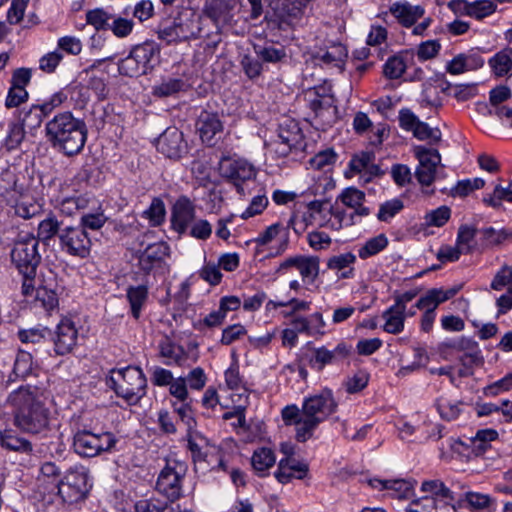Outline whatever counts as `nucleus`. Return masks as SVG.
I'll list each match as a JSON object with an SVG mask.
<instances>
[{
    "instance_id": "1",
    "label": "nucleus",
    "mask_w": 512,
    "mask_h": 512,
    "mask_svg": "<svg viewBox=\"0 0 512 512\" xmlns=\"http://www.w3.org/2000/svg\"><path fill=\"white\" fill-rule=\"evenodd\" d=\"M36 386H21L8 396L14 408V425L24 433L46 437L51 432L50 411Z\"/></svg>"
},
{
    "instance_id": "2",
    "label": "nucleus",
    "mask_w": 512,
    "mask_h": 512,
    "mask_svg": "<svg viewBox=\"0 0 512 512\" xmlns=\"http://www.w3.org/2000/svg\"><path fill=\"white\" fill-rule=\"evenodd\" d=\"M45 132L51 145L67 156L80 153L87 140L86 124L68 111L58 113L49 120Z\"/></svg>"
},
{
    "instance_id": "3",
    "label": "nucleus",
    "mask_w": 512,
    "mask_h": 512,
    "mask_svg": "<svg viewBox=\"0 0 512 512\" xmlns=\"http://www.w3.org/2000/svg\"><path fill=\"white\" fill-rule=\"evenodd\" d=\"M337 402L331 390L324 389L319 394L306 398L302 405V426L297 431V440L306 442L313 436L315 429L336 411Z\"/></svg>"
},
{
    "instance_id": "4",
    "label": "nucleus",
    "mask_w": 512,
    "mask_h": 512,
    "mask_svg": "<svg viewBox=\"0 0 512 512\" xmlns=\"http://www.w3.org/2000/svg\"><path fill=\"white\" fill-rule=\"evenodd\" d=\"M107 385L126 403L135 405L146 395L147 379L141 368L127 366L111 370Z\"/></svg>"
},
{
    "instance_id": "5",
    "label": "nucleus",
    "mask_w": 512,
    "mask_h": 512,
    "mask_svg": "<svg viewBox=\"0 0 512 512\" xmlns=\"http://www.w3.org/2000/svg\"><path fill=\"white\" fill-rule=\"evenodd\" d=\"M201 18L191 11L180 12L171 23H162L157 35L167 44L179 43L197 38L201 33Z\"/></svg>"
},
{
    "instance_id": "6",
    "label": "nucleus",
    "mask_w": 512,
    "mask_h": 512,
    "mask_svg": "<svg viewBox=\"0 0 512 512\" xmlns=\"http://www.w3.org/2000/svg\"><path fill=\"white\" fill-rule=\"evenodd\" d=\"M38 239L33 234H19L10 252L12 264L19 273L33 274L41 261Z\"/></svg>"
},
{
    "instance_id": "7",
    "label": "nucleus",
    "mask_w": 512,
    "mask_h": 512,
    "mask_svg": "<svg viewBox=\"0 0 512 512\" xmlns=\"http://www.w3.org/2000/svg\"><path fill=\"white\" fill-rule=\"evenodd\" d=\"M117 441L116 436L111 432L95 433L88 429H82L73 436V448L82 457H95L103 452L111 451Z\"/></svg>"
},
{
    "instance_id": "8",
    "label": "nucleus",
    "mask_w": 512,
    "mask_h": 512,
    "mask_svg": "<svg viewBox=\"0 0 512 512\" xmlns=\"http://www.w3.org/2000/svg\"><path fill=\"white\" fill-rule=\"evenodd\" d=\"M186 472L187 465L185 462L175 459L168 460L158 475L156 490L170 502L176 501L182 496L183 479Z\"/></svg>"
},
{
    "instance_id": "9",
    "label": "nucleus",
    "mask_w": 512,
    "mask_h": 512,
    "mask_svg": "<svg viewBox=\"0 0 512 512\" xmlns=\"http://www.w3.org/2000/svg\"><path fill=\"white\" fill-rule=\"evenodd\" d=\"M90 488L88 471L75 467L69 469L59 483L58 493L64 502L72 504L84 500Z\"/></svg>"
},
{
    "instance_id": "10",
    "label": "nucleus",
    "mask_w": 512,
    "mask_h": 512,
    "mask_svg": "<svg viewBox=\"0 0 512 512\" xmlns=\"http://www.w3.org/2000/svg\"><path fill=\"white\" fill-rule=\"evenodd\" d=\"M59 246L62 252L70 256L86 258L92 242L82 226H66L59 232Z\"/></svg>"
},
{
    "instance_id": "11",
    "label": "nucleus",
    "mask_w": 512,
    "mask_h": 512,
    "mask_svg": "<svg viewBox=\"0 0 512 512\" xmlns=\"http://www.w3.org/2000/svg\"><path fill=\"white\" fill-rule=\"evenodd\" d=\"M310 0H272L274 22L280 30L294 29L299 25Z\"/></svg>"
},
{
    "instance_id": "12",
    "label": "nucleus",
    "mask_w": 512,
    "mask_h": 512,
    "mask_svg": "<svg viewBox=\"0 0 512 512\" xmlns=\"http://www.w3.org/2000/svg\"><path fill=\"white\" fill-rule=\"evenodd\" d=\"M414 152L419 161L415 176L421 185L430 186L435 180L436 169L441 162V156L438 150L424 146H416Z\"/></svg>"
},
{
    "instance_id": "13",
    "label": "nucleus",
    "mask_w": 512,
    "mask_h": 512,
    "mask_svg": "<svg viewBox=\"0 0 512 512\" xmlns=\"http://www.w3.org/2000/svg\"><path fill=\"white\" fill-rule=\"evenodd\" d=\"M399 126L405 130L412 132L413 136L418 140H432L437 143L441 140V133L438 129L431 128L427 123L421 121L409 108H402L399 111Z\"/></svg>"
},
{
    "instance_id": "14",
    "label": "nucleus",
    "mask_w": 512,
    "mask_h": 512,
    "mask_svg": "<svg viewBox=\"0 0 512 512\" xmlns=\"http://www.w3.org/2000/svg\"><path fill=\"white\" fill-rule=\"evenodd\" d=\"M290 268L297 269L303 282L311 284L319 275V258L303 255L289 257L279 265L277 272L284 273Z\"/></svg>"
},
{
    "instance_id": "15",
    "label": "nucleus",
    "mask_w": 512,
    "mask_h": 512,
    "mask_svg": "<svg viewBox=\"0 0 512 512\" xmlns=\"http://www.w3.org/2000/svg\"><path fill=\"white\" fill-rule=\"evenodd\" d=\"M156 148L168 158H180L186 149L183 133L176 127H168L157 139Z\"/></svg>"
},
{
    "instance_id": "16",
    "label": "nucleus",
    "mask_w": 512,
    "mask_h": 512,
    "mask_svg": "<svg viewBox=\"0 0 512 512\" xmlns=\"http://www.w3.org/2000/svg\"><path fill=\"white\" fill-rule=\"evenodd\" d=\"M169 255V246L164 242L148 245L138 256V266L145 274L162 268Z\"/></svg>"
},
{
    "instance_id": "17",
    "label": "nucleus",
    "mask_w": 512,
    "mask_h": 512,
    "mask_svg": "<svg viewBox=\"0 0 512 512\" xmlns=\"http://www.w3.org/2000/svg\"><path fill=\"white\" fill-rule=\"evenodd\" d=\"M233 9L234 3L230 0H206L203 13L214 23L220 34L223 26L231 23Z\"/></svg>"
},
{
    "instance_id": "18",
    "label": "nucleus",
    "mask_w": 512,
    "mask_h": 512,
    "mask_svg": "<svg viewBox=\"0 0 512 512\" xmlns=\"http://www.w3.org/2000/svg\"><path fill=\"white\" fill-rule=\"evenodd\" d=\"M195 218V206L186 196L177 199L172 208V227L180 234L186 232L187 228Z\"/></svg>"
},
{
    "instance_id": "19",
    "label": "nucleus",
    "mask_w": 512,
    "mask_h": 512,
    "mask_svg": "<svg viewBox=\"0 0 512 512\" xmlns=\"http://www.w3.org/2000/svg\"><path fill=\"white\" fill-rule=\"evenodd\" d=\"M455 345L460 348V352H463L459 357V361L463 366L459 371L460 376L470 375L471 369L483 364L481 350L475 341L461 337L460 342Z\"/></svg>"
},
{
    "instance_id": "20",
    "label": "nucleus",
    "mask_w": 512,
    "mask_h": 512,
    "mask_svg": "<svg viewBox=\"0 0 512 512\" xmlns=\"http://www.w3.org/2000/svg\"><path fill=\"white\" fill-rule=\"evenodd\" d=\"M78 331L72 320L64 318L57 326L54 339L55 351L58 355L69 353L76 345Z\"/></svg>"
},
{
    "instance_id": "21",
    "label": "nucleus",
    "mask_w": 512,
    "mask_h": 512,
    "mask_svg": "<svg viewBox=\"0 0 512 512\" xmlns=\"http://www.w3.org/2000/svg\"><path fill=\"white\" fill-rule=\"evenodd\" d=\"M201 140L207 145H214L223 131V123L215 113L203 112L197 121Z\"/></svg>"
},
{
    "instance_id": "22",
    "label": "nucleus",
    "mask_w": 512,
    "mask_h": 512,
    "mask_svg": "<svg viewBox=\"0 0 512 512\" xmlns=\"http://www.w3.org/2000/svg\"><path fill=\"white\" fill-rule=\"evenodd\" d=\"M390 12L405 27L413 26L424 15L423 7L409 2L394 3Z\"/></svg>"
},
{
    "instance_id": "23",
    "label": "nucleus",
    "mask_w": 512,
    "mask_h": 512,
    "mask_svg": "<svg viewBox=\"0 0 512 512\" xmlns=\"http://www.w3.org/2000/svg\"><path fill=\"white\" fill-rule=\"evenodd\" d=\"M225 175L233 181L244 182L255 176V170L251 164L244 160L225 159L222 163Z\"/></svg>"
},
{
    "instance_id": "24",
    "label": "nucleus",
    "mask_w": 512,
    "mask_h": 512,
    "mask_svg": "<svg viewBox=\"0 0 512 512\" xmlns=\"http://www.w3.org/2000/svg\"><path fill=\"white\" fill-rule=\"evenodd\" d=\"M338 199L348 208L354 209V213L358 216L365 217L370 214L369 208L363 206L365 193L355 187L344 189Z\"/></svg>"
},
{
    "instance_id": "25",
    "label": "nucleus",
    "mask_w": 512,
    "mask_h": 512,
    "mask_svg": "<svg viewBox=\"0 0 512 512\" xmlns=\"http://www.w3.org/2000/svg\"><path fill=\"white\" fill-rule=\"evenodd\" d=\"M0 445L7 450L18 453L31 454L33 452L32 443L13 430H4L0 433Z\"/></svg>"
},
{
    "instance_id": "26",
    "label": "nucleus",
    "mask_w": 512,
    "mask_h": 512,
    "mask_svg": "<svg viewBox=\"0 0 512 512\" xmlns=\"http://www.w3.org/2000/svg\"><path fill=\"white\" fill-rule=\"evenodd\" d=\"M133 57L136 59L140 68L143 69L146 74L147 71L152 68V61L155 56L159 53V48L156 43L152 41L144 42L143 44L137 45L132 49Z\"/></svg>"
},
{
    "instance_id": "27",
    "label": "nucleus",
    "mask_w": 512,
    "mask_h": 512,
    "mask_svg": "<svg viewBox=\"0 0 512 512\" xmlns=\"http://www.w3.org/2000/svg\"><path fill=\"white\" fill-rule=\"evenodd\" d=\"M382 317L385 320L383 325L385 332L390 334H398L403 331L406 318L404 308H399L395 305H392L383 312Z\"/></svg>"
},
{
    "instance_id": "28",
    "label": "nucleus",
    "mask_w": 512,
    "mask_h": 512,
    "mask_svg": "<svg viewBox=\"0 0 512 512\" xmlns=\"http://www.w3.org/2000/svg\"><path fill=\"white\" fill-rule=\"evenodd\" d=\"M504 201L512 203V181H509L506 186L501 183L495 185L493 192L486 194L482 199L486 206L493 209L502 208Z\"/></svg>"
},
{
    "instance_id": "29",
    "label": "nucleus",
    "mask_w": 512,
    "mask_h": 512,
    "mask_svg": "<svg viewBox=\"0 0 512 512\" xmlns=\"http://www.w3.org/2000/svg\"><path fill=\"white\" fill-rule=\"evenodd\" d=\"M127 299L131 307L132 316L139 319L141 310L148 299V287L146 285L131 286L127 289Z\"/></svg>"
},
{
    "instance_id": "30",
    "label": "nucleus",
    "mask_w": 512,
    "mask_h": 512,
    "mask_svg": "<svg viewBox=\"0 0 512 512\" xmlns=\"http://www.w3.org/2000/svg\"><path fill=\"white\" fill-rule=\"evenodd\" d=\"M489 65L496 76L502 77L512 70V49L505 48L496 53L490 60Z\"/></svg>"
},
{
    "instance_id": "31",
    "label": "nucleus",
    "mask_w": 512,
    "mask_h": 512,
    "mask_svg": "<svg viewBox=\"0 0 512 512\" xmlns=\"http://www.w3.org/2000/svg\"><path fill=\"white\" fill-rule=\"evenodd\" d=\"M61 229L60 222L57 220L56 216L50 213L46 218L39 222L37 236L35 237L38 239V242L40 240L47 242L56 235L59 237Z\"/></svg>"
},
{
    "instance_id": "32",
    "label": "nucleus",
    "mask_w": 512,
    "mask_h": 512,
    "mask_svg": "<svg viewBox=\"0 0 512 512\" xmlns=\"http://www.w3.org/2000/svg\"><path fill=\"white\" fill-rule=\"evenodd\" d=\"M346 56L347 52L345 47L338 44L329 47L325 51L317 52L315 58L326 65L340 68Z\"/></svg>"
},
{
    "instance_id": "33",
    "label": "nucleus",
    "mask_w": 512,
    "mask_h": 512,
    "mask_svg": "<svg viewBox=\"0 0 512 512\" xmlns=\"http://www.w3.org/2000/svg\"><path fill=\"white\" fill-rule=\"evenodd\" d=\"M187 441L193 459L204 460L207 454L205 449L209 446V440L195 429H191L187 431Z\"/></svg>"
},
{
    "instance_id": "34",
    "label": "nucleus",
    "mask_w": 512,
    "mask_h": 512,
    "mask_svg": "<svg viewBox=\"0 0 512 512\" xmlns=\"http://www.w3.org/2000/svg\"><path fill=\"white\" fill-rule=\"evenodd\" d=\"M498 433L494 429H482L477 431L476 435L471 438L473 452L479 456L483 455L488 448L490 443L496 440Z\"/></svg>"
},
{
    "instance_id": "35",
    "label": "nucleus",
    "mask_w": 512,
    "mask_h": 512,
    "mask_svg": "<svg viewBox=\"0 0 512 512\" xmlns=\"http://www.w3.org/2000/svg\"><path fill=\"white\" fill-rule=\"evenodd\" d=\"M301 139V132L298 124L294 121H286L279 125L278 140L280 145L288 144L296 146Z\"/></svg>"
},
{
    "instance_id": "36",
    "label": "nucleus",
    "mask_w": 512,
    "mask_h": 512,
    "mask_svg": "<svg viewBox=\"0 0 512 512\" xmlns=\"http://www.w3.org/2000/svg\"><path fill=\"white\" fill-rule=\"evenodd\" d=\"M388 245V238L385 234H379L370 238L358 250V255L361 259H367L384 250Z\"/></svg>"
},
{
    "instance_id": "37",
    "label": "nucleus",
    "mask_w": 512,
    "mask_h": 512,
    "mask_svg": "<svg viewBox=\"0 0 512 512\" xmlns=\"http://www.w3.org/2000/svg\"><path fill=\"white\" fill-rule=\"evenodd\" d=\"M254 470L258 473H264L275 463V456L271 449L260 448L254 451L251 458Z\"/></svg>"
},
{
    "instance_id": "38",
    "label": "nucleus",
    "mask_w": 512,
    "mask_h": 512,
    "mask_svg": "<svg viewBox=\"0 0 512 512\" xmlns=\"http://www.w3.org/2000/svg\"><path fill=\"white\" fill-rule=\"evenodd\" d=\"M496 7V4L490 0H477L474 2H468L466 15L477 20H482L485 17L493 14L496 11Z\"/></svg>"
},
{
    "instance_id": "39",
    "label": "nucleus",
    "mask_w": 512,
    "mask_h": 512,
    "mask_svg": "<svg viewBox=\"0 0 512 512\" xmlns=\"http://www.w3.org/2000/svg\"><path fill=\"white\" fill-rule=\"evenodd\" d=\"M254 51L258 58L266 63H278L286 58V51L283 47H274L272 45H255Z\"/></svg>"
},
{
    "instance_id": "40",
    "label": "nucleus",
    "mask_w": 512,
    "mask_h": 512,
    "mask_svg": "<svg viewBox=\"0 0 512 512\" xmlns=\"http://www.w3.org/2000/svg\"><path fill=\"white\" fill-rule=\"evenodd\" d=\"M461 406V402L451 401L445 397H440L436 402L440 417L446 421L457 419L462 411Z\"/></svg>"
},
{
    "instance_id": "41",
    "label": "nucleus",
    "mask_w": 512,
    "mask_h": 512,
    "mask_svg": "<svg viewBox=\"0 0 512 512\" xmlns=\"http://www.w3.org/2000/svg\"><path fill=\"white\" fill-rule=\"evenodd\" d=\"M335 363L334 354L325 346L312 349V355L309 358V365L316 371H322L326 365Z\"/></svg>"
},
{
    "instance_id": "42",
    "label": "nucleus",
    "mask_w": 512,
    "mask_h": 512,
    "mask_svg": "<svg viewBox=\"0 0 512 512\" xmlns=\"http://www.w3.org/2000/svg\"><path fill=\"white\" fill-rule=\"evenodd\" d=\"M185 82L179 78H168L160 84L153 87V95L158 97H168L183 90Z\"/></svg>"
},
{
    "instance_id": "43",
    "label": "nucleus",
    "mask_w": 512,
    "mask_h": 512,
    "mask_svg": "<svg viewBox=\"0 0 512 512\" xmlns=\"http://www.w3.org/2000/svg\"><path fill=\"white\" fill-rule=\"evenodd\" d=\"M113 16L101 8L89 10L86 13V22L96 30L109 29Z\"/></svg>"
},
{
    "instance_id": "44",
    "label": "nucleus",
    "mask_w": 512,
    "mask_h": 512,
    "mask_svg": "<svg viewBox=\"0 0 512 512\" xmlns=\"http://www.w3.org/2000/svg\"><path fill=\"white\" fill-rule=\"evenodd\" d=\"M403 208L404 204L402 200L398 198L388 200L380 205L379 211L377 213V219L381 222H388L400 211H402Z\"/></svg>"
},
{
    "instance_id": "45",
    "label": "nucleus",
    "mask_w": 512,
    "mask_h": 512,
    "mask_svg": "<svg viewBox=\"0 0 512 512\" xmlns=\"http://www.w3.org/2000/svg\"><path fill=\"white\" fill-rule=\"evenodd\" d=\"M32 355L25 351H19L13 367V373L16 377L24 378L32 371Z\"/></svg>"
},
{
    "instance_id": "46",
    "label": "nucleus",
    "mask_w": 512,
    "mask_h": 512,
    "mask_svg": "<svg viewBox=\"0 0 512 512\" xmlns=\"http://www.w3.org/2000/svg\"><path fill=\"white\" fill-rule=\"evenodd\" d=\"M35 303L43 307L45 310L50 311L58 305V298L53 290L45 287H39L35 293Z\"/></svg>"
},
{
    "instance_id": "47",
    "label": "nucleus",
    "mask_w": 512,
    "mask_h": 512,
    "mask_svg": "<svg viewBox=\"0 0 512 512\" xmlns=\"http://www.w3.org/2000/svg\"><path fill=\"white\" fill-rule=\"evenodd\" d=\"M480 232L488 245H500L512 237V231L507 229L496 230L493 227H487L483 228Z\"/></svg>"
},
{
    "instance_id": "48",
    "label": "nucleus",
    "mask_w": 512,
    "mask_h": 512,
    "mask_svg": "<svg viewBox=\"0 0 512 512\" xmlns=\"http://www.w3.org/2000/svg\"><path fill=\"white\" fill-rule=\"evenodd\" d=\"M398 499H408L413 496L414 487L411 482L403 479L388 480V489Z\"/></svg>"
},
{
    "instance_id": "49",
    "label": "nucleus",
    "mask_w": 512,
    "mask_h": 512,
    "mask_svg": "<svg viewBox=\"0 0 512 512\" xmlns=\"http://www.w3.org/2000/svg\"><path fill=\"white\" fill-rule=\"evenodd\" d=\"M15 214L23 219H30L41 211V206L29 199L22 198L14 206Z\"/></svg>"
},
{
    "instance_id": "50",
    "label": "nucleus",
    "mask_w": 512,
    "mask_h": 512,
    "mask_svg": "<svg viewBox=\"0 0 512 512\" xmlns=\"http://www.w3.org/2000/svg\"><path fill=\"white\" fill-rule=\"evenodd\" d=\"M134 28V22L131 19L123 17H114L111 20L109 29L117 38L129 36Z\"/></svg>"
},
{
    "instance_id": "51",
    "label": "nucleus",
    "mask_w": 512,
    "mask_h": 512,
    "mask_svg": "<svg viewBox=\"0 0 512 512\" xmlns=\"http://www.w3.org/2000/svg\"><path fill=\"white\" fill-rule=\"evenodd\" d=\"M165 205L159 198H154L144 215L154 225H160L165 218Z\"/></svg>"
},
{
    "instance_id": "52",
    "label": "nucleus",
    "mask_w": 512,
    "mask_h": 512,
    "mask_svg": "<svg viewBox=\"0 0 512 512\" xmlns=\"http://www.w3.org/2000/svg\"><path fill=\"white\" fill-rule=\"evenodd\" d=\"M406 65L401 56L390 57L384 65V75L389 79H397L405 72Z\"/></svg>"
},
{
    "instance_id": "53",
    "label": "nucleus",
    "mask_w": 512,
    "mask_h": 512,
    "mask_svg": "<svg viewBox=\"0 0 512 512\" xmlns=\"http://www.w3.org/2000/svg\"><path fill=\"white\" fill-rule=\"evenodd\" d=\"M118 70L120 74L129 77H136L145 74L136 59L133 57L132 52L119 62Z\"/></svg>"
},
{
    "instance_id": "54",
    "label": "nucleus",
    "mask_w": 512,
    "mask_h": 512,
    "mask_svg": "<svg viewBox=\"0 0 512 512\" xmlns=\"http://www.w3.org/2000/svg\"><path fill=\"white\" fill-rule=\"evenodd\" d=\"M475 86L469 84H448L443 91H446L449 95L455 97L459 101H466L475 95Z\"/></svg>"
},
{
    "instance_id": "55",
    "label": "nucleus",
    "mask_w": 512,
    "mask_h": 512,
    "mask_svg": "<svg viewBox=\"0 0 512 512\" xmlns=\"http://www.w3.org/2000/svg\"><path fill=\"white\" fill-rule=\"evenodd\" d=\"M57 47L59 51H64L67 54L77 56L82 51V42L75 36H63L57 41Z\"/></svg>"
},
{
    "instance_id": "56",
    "label": "nucleus",
    "mask_w": 512,
    "mask_h": 512,
    "mask_svg": "<svg viewBox=\"0 0 512 512\" xmlns=\"http://www.w3.org/2000/svg\"><path fill=\"white\" fill-rule=\"evenodd\" d=\"M106 220L107 218L103 212H87L82 214L79 226H82L85 230L86 228L91 230H99L106 223Z\"/></svg>"
},
{
    "instance_id": "57",
    "label": "nucleus",
    "mask_w": 512,
    "mask_h": 512,
    "mask_svg": "<svg viewBox=\"0 0 512 512\" xmlns=\"http://www.w3.org/2000/svg\"><path fill=\"white\" fill-rule=\"evenodd\" d=\"M63 60V54L59 50L49 52L42 56L39 60V68L46 73H52L56 70L60 62Z\"/></svg>"
},
{
    "instance_id": "58",
    "label": "nucleus",
    "mask_w": 512,
    "mask_h": 512,
    "mask_svg": "<svg viewBox=\"0 0 512 512\" xmlns=\"http://www.w3.org/2000/svg\"><path fill=\"white\" fill-rule=\"evenodd\" d=\"M268 205V198L265 195H257L252 198L247 209L240 215L242 219H248L261 214Z\"/></svg>"
},
{
    "instance_id": "59",
    "label": "nucleus",
    "mask_w": 512,
    "mask_h": 512,
    "mask_svg": "<svg viewBox=\"0 0 512 512\" xmlns=\"http://www.w3.org/2000/svg\"><path fill=\"white\" fill-rule=\"evenodd\" d=\"M336 153L332 149H326L317 153L309 161L314 169L321 170L324 167L333 164L336 161Z\"/></svg>"
},
{
    "instance_id": "60",
    "label": "nucleus",
    "mask_w": 512,
    "mask_h": 512,
    "mask_svg": "<svg viewBox=\"0 0 512 512\" xmlns=\"http://www.w3.org/2000/svg\"><path fill=\"white\" fill-rule=\"evenodd\" d=\"M451 211L447 206H441L425 216L426 223L432 226L441 227L450 218Z\"/></svg>"
},
{
    "instance_id": "61",
    "label": "nucleus",
    "mask_w": 512,
    "mask_h": 512,
    "mask_svg": "<svg viewBox=\"0 0 512 512\" xmlns=\"http://www.w3.org/2000/svg\"><path fill=\"white\" fill-rule=\"evenodd\" d=\"M355 261L356 256L353 253L348 252L331 257L327 265L329 269L338 271L351 268Z\"/></svg>"
},
{
    "instance_id": "62",
    "label": "nucleus",
    "mask_w": 512,
    "mask_h": 512,
    "mask_svg": "<svg viewBox=\"0 0 512 512\" xmlns=\"http://www.w3.org/2000/svg\"><path fill=\"white\" fill-rule=\"evenodd\" d=\"M477 230L468 225L460 226L457 235L456 245L460 247L464 253L470 251V243L474 239Z\"/></svg>"
},
{
    "instance_id": "63",
    "label": "nucleus",
    "mask_w": 512,
    "mask_h": 512,
    "mask_svg": "<svg viewBox=\"0 0 512 512\" xmlns=\"http://www.w3.org/2000/svg\"><path fill=\"white\" fill-rule=\"evenodd\" d=\"M174 411L179 416L180 421L186 426L187 431L194 429L196 421L194 420L192 409L188 403L180 402L178 405L174 403Z\"/></svg>"
},
{
    "instance_id": "64",
    "label": "nucleus",
    "mask_w": 512,
    "mask_h": 512,
    "mask_svg": "<svg viewBox=\"0 0 512 512\" xmlns=\"http://www.w3.org/2000/svg\"><path fill=\"white\" fill-rule=\"evenodd\" d=\"M240 64L244 73L250 78L258 77L262 72V64L260 61L248 54L242 56Z\"/></svg>"
}]
</instances>
